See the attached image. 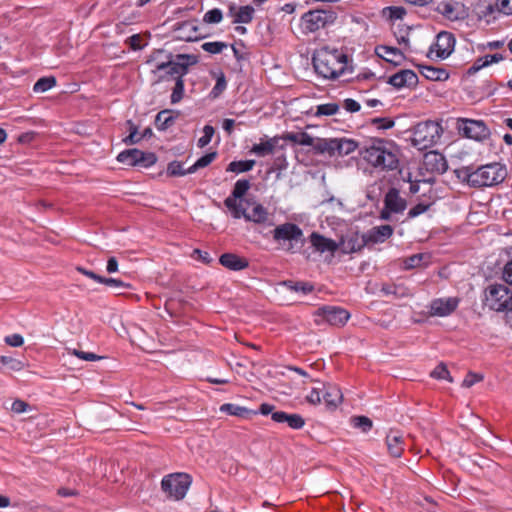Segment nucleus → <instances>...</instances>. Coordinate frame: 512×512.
<instances>
[{"label": "nucleus", "instance_id": "obj_51", "mask_svg": "<svg viewBox=\"0 0 512 512\" xmlns=\"http://www.w3.org/2000/svg\"><path fill=\"white\" fill-rule=\"evenodd\" d=\"M0 362L9 366V368L13 371H20L24 368V363L22 361L12 357L0 356Z\"/></svg>", "mask_w": 512, "mask_h": 512}, {"label": "nucleus", "instance_id": "obj_13", "mask_svg": "<svg viewBox=\"0 0 512 512\" xmlns=\"http://www.w3.org/2000/svg\"><path fill=\"white\" fill-rule=\"evenodd\" d=\"M454 47V35L447 31H441L438 33L435 43L431 46L430 53H435L436 57L445 59L451 55Z\"/></svg>", "mask_w": 512, "mask_h": 512}, {"label": "nucleus", "instance_id": "obj_63", "mask_svg": "<svg viewBox=\"0 0 512 512\" xmlns=\"http://www.w3.org/2000/svg\"><path fill=\"white\" fill-rule=\"evenodd\" d=\"M306 399L309 403L316 405L321 402L322 399V389L314 388L310 394L306 396Z\"/></svg>", "mask_w": 512, "mask_h": 512}, {"label": "nucleus", "instance_id": "obj_8", "mask_svg": "<svg viewBox=\"0 0 512 512\" xmlns=\"http://www.w3.org/2000/svg\"><path fill=\"white\" fill-rule=\"evenodd\" d=\"M337 14L333 10L316 9L304 13L301 17L302 25L307 33H313L333 24Z\"/></svg>", "mask_w": 512, "mask_h": 512}, {"label": "nucleus", "instance_id": "obj_22", "mask_svg": "<svg viewBox=\"0 0 512 512\" xmlns=\"http://www.w3.org/2000/svg\"><path fill=\"white\" fill-rule=\"evenodd\" d=\"M174 32L177 33V37L184 41H195L200 35L198 34V26L194 21H184L179 23Z\"/></svg>", "mask_w": 512, "mask_h": 512}, {"label": "nucleus", "instance_id": "obj_35", "mask_svg": "<svg viewBox=\"0 0 512 512\" xmlns=\"http://www.w3.org/2000/svg\"><path fill=\"white\" fill-rule=\"evenodd\" d=\"M175 121V117L172 115L171 110L160 111L155 118V124L159 130H166Z\"/></svg>", "mask_w": 512, "mask_h": 512}, {"label": "nucleus", "instance_id": "obj_48", "mask_svg": "<svg viewBox=\"0 0 512 512\" xmlns=\"http://www.w3.org/2000/svg\"><path fill=\"white\" fill-rule=\"evenodd\" d=\"M127 124L129 125L130 133L127 137L123 139L124 143L127 145H133L138 143L142 137L138 134L137 127L133 124L131 120L127 121Z\"/></svg>", "mask_w": 512, "mask_h": 512}, {"label": "nucleus", "instance_id": "obj_42", "mask_svg": "<svg viewBox=\"0 0 512 512\" xmlns=\"http://www.w3.org/2000/svg\"><path fill=\"white\" fill-rule=\"evenodd\" d=\"M184 80L183 77L175 80V86L171 94V103L175 104L182 100L184 95Z\"/></svg>", "mask_w": 512, "mask_h": 512}, {"label": "nucleus", "instance_id": "obj_40", "mask_svg": "<svg viewBox=\"0 0 512 512\" xmlns=\"http://www.w3.org/2000/svg\"><path fill=\"white\" fill-rule=\"evenodd\" d=\"M249 188L250 182L245 179H240L235 183L232 194L228 198L241 199Z\"/></svg>", "mask_w": 512, "mask_h": 512}, {"label": "nucleus", "instance_id": "obj_2", "mask_svg": "<svg viewBox=\"0 0 512 512\" xmlns=\"http://www.w3.org/2000/svg\"><path fill=\"white\" fill-rule=\"evenodd\" d=\"M312 63L317 74L334 80L345 73L347 55L338 49L323 47L314 53Z\"/></svg>", "mask_w": 512, "mask_h": 512}, {"label": "nucleus", "instance_id": "obj_50", "mask_svg": "<svg viewBox=\"0 0 512 512\" xmlns=\"http://www.w3.org/2000/svg\"><path fill=\"white\" fill-rule=\"evenodd\" d=\"M33 410H34V408L32 406H30L27 402L19 400V399L15 400L11 406V411L16 414L30 413Z\"/></svg>", "mask_w": 512, "mask_h": 512}, {"label": "nucleus", "instance_id": "obj_9", "mask_svg": "<svg viewBox=\"0 0 512 512\" xmlns=\"http://www.w3.org/2000/svg\"><path fill=\"white\" fill-rule=\"evenodd\" d=\"M274 409L275 406L269 403H262L257 409L230 403L223 404L219 408L220 412L230 416L257 415L259 413L262 415L272 414L271 416H298L297 414H288L283 411H274Z\"/></svg>", "mask_w": 512, "mask_h": 512}, {"label": "nucleus", "instance_id": "obj_19", "mask_svg": "<svg viewBox=\"0 0 512 512\" xmlns=\"http://www.w3.org/2000/svg\"><path fill=\"white\" fill-rule=\"evenodd\" d=\"M322 398L329 411H334L343 400L341 390L331 384L323 385Z\"/></svg>", "mask_w": 512, "mask_h": 512}, {"label": "nucleus", "instance_id": "obj_31", "mask_svg": "<svg viewBox=\"0 0 512 512\" xmlns=\"http://www.w3.org/2000/svg\"><path fill=\"white\" fill-rule=\"evenodd\" d=\"M142 156V151L139 149H128L120 152L117 156V160L120 163L127 164L130 166H137L139 163V157Z\"/></svg>", "mask_w": 512, "mask_h": 512}, {"label": "nucleus", "instance_id": "obj_27", "mask_svg": "<svg viewBox=\"0 0 512 512\" xmlns=\"http://www.w3.org/2000/svg\"><path fill=\"white\" fill-rule=\"evenodd\" d=\"M420 73L428 80L445 81L449 78V73L444 68H438L428 65H420Z\"/></svg>", "mask_w": 512, "mask_h": 512}, {"label": "nucleus", "instance_id": "obj_4", "mask_svg": "<svg viewBox=\"0 0 512 512\" xmlns=\"http://www.w3.org/2000/svg\"><path fill=\"white\" fill-rule=\"evenodd\" d=\"M506 176V168L499 163L483 165L473 171L469 167L459 170V177H463L473 187L498 185L505 180Z\"/></svg>", "mask_w": 512, "mask_h": 512}, {"label": "nucleus", "instance_id": "obj_16", "mask_svg": "<svg viewBox=\"0 0 512 512\" xmlns=\"http://www.w3.org/2000/svg\"><path fill=\"white\" fill-rule=\"evenodd\" d=\"M387 82L397 89L404 87L412 88L417 85L418 76L414 71L405 69L390 76Z\"/></svg>", "mask_w": 512, "mask_h": 512}, {"label": "nucleus", "instance_id": "obj_33", "mask_svg": "<svg viewBox=\"0 0 512 512\" xmlns=\"http://www.w3.org/2000/svg\"><path fill=\"white\" fill-rule=\"evenodd\" d=\"M282 138L302 146L314 145V138L306 132L287 133Z\"/></svg>", "mask_w": 512, "mask_h": 512}, {"label": "nucleus", "instance_id": "obj_37", "mask_svg": "<svg viewBox=\"0 0 512 512\" xmlns=\"http://www.w3.org/2000/svg\"><path fill=\"white\" fill-rule=\"evenodd\" d=\"M255 165V160L232 161L229 163L226 171L234 173H242L250 171Z\"/></svg>", "mask_w": 512, "mask_h": 512}, {"label": "nucleus", "instance_id": "obj_55", "mask_svg": "<svg viewBox=\"0 0 512 512\" xmlns=\"http://www.w3.org/2000/svg\"><path fill=\"white\" fill-rule=\"evenodd\" d=\"M69 353H71L72 355H74L77 358L84 360V361H97V360H100L103 358L102 356H99L95 353L84 352V351H80L77 349H73V350L69 351Z\"/></svg>", "mask_w": 512, "mask_h": 512}, {"label": "nucleus", "instance_id": "obj_11", "mask_svg": "<svg viewBox=\"0 0 512 512\" xmlns=\"http://www.w3.org/2000/svg\"><path fill=\"white\" fill-rule=\"evenodd\" d=\"M458 129L467 138L478 141L484 140L490 135V130L481 120L459 119Z\"/></svg>", "mask_w": 512, "mask_h": 512}, {"label": "nucleus", "instance_id": "obj_44", "mask_svg": "<svg viewBox=\"0 0 512 512\" xmlns=\"http://www.w3.org/2000/svg\"><path fill=\"white\" fill-rule=\"evenodd\" d=\"M167 174L169 176H184L190 173L188 172V169H184L181 162L173 161L168 164Z\"/></svg>", "mask_w": 512, "mask_h": 512}, {"label": "nucleus", "instance_id": "obj_57", "mask_svg": "<svg viewBox=\"0 0 512 512\" xmlns=\"http://www.w3.org/2000/svg\"><path fill=\"white\" fill-rule=\"evenodd\" d=\"M438 11L443 14L448 19H456L455 9L452 4L447 2H442L438 6Z\"/></svg>", "mask_w": 512, "mask_h": 512}, {"label": "nucleus", "instance_id": "obj_58", "mask_svg": "<svg viewBox=\"0 0 512 512\" xmlns=\"http://www.w3.org/2000/svg\"><path fill=\"white\" fill-rule=\"evenodd\" d=\"M431 206L430 203H418L417 205H415L414 207H412L409 212H408V217L409 218H414V217H417L423 213H425L429 207Z\"/></svg>", "mask_w": 512, "mask_h": 512}, {"label": "nucleus", "instance_id": "obj_62", "mask_svg": "<svg viewBox=\"0 0 512 512\" xmlns=\"http://www.w3.org/2000/svg\"><path fill=\"white\" fill-rule=\"evenodd\" d=\"M5 343L11 347H20L24 343V339L20 334H12L5 337Z\"/></svg>", "mask_w": 512, "mask_h": 512}, {"label": "nucleus", "instance_id": "obj_49", "mask_svg": "<svg viewBox=\"0 0 512 512\" xmlns=\"http://www.w3.org/2000/svg\"><path fill=\"white\" fill-rule=\"evenodd\" d=\"M215 133L214 128L211 125H205L203 128V136L198 139V146L204 148L207 146Z\"/></svg>", "mask_w": 512, "mask_h": 512}, {"label": "nucleus", "instance_id": "obj_25", "mask_svg": "<svg viewBox=\"0 0 512 512\" xmlns=\"http://www.w3.org/2000/svg\"><path fill=\"white\" fill-rule=\"evenodd\" d=\"M376 53L378 56L387 62L393 63L394 65H399L404 58L403 53L398 48L384 45L378 46L376 48Z\"/></svg>", "mask_w": 512, "mask_h": 512}, {"label": "nucleus", "instance_id": "obj_14", "mask_svg": "<svg viewBox=\"0 0 512 512\" xmlns=\"http://www.w3.org/2000/svg\"><path fill=\"white\" fill-rule=\"evenodd\" d=\"M459 304V300L455 297L435 299L430 304V314L432 316H448L454 312Z\"/></svg>", "mask_w": 512, "mask_h": 512}, {"label": "nucleus", "instance_id": "obj_12", "mask_svg": "<svg viewBox=\"0 0 512 512\" xmlns=\"http://www.w3.org/2000/svg\"><path fill=\"white\" fill-rule=\"evenodd\" d=\"M273 238L276 241H289L288 250L293 249V241L304 243L302 229L298 225L289 222L277 226L273 230Z\"/></svg>", "mask_w": 512, "mask_h": 512}, {"label": "nucleus", "instance_id": "obj_41", "mask_svg": "<svg viewBox=\"0 0 512 512\" xmlns=\"http://www.w3.org/2000/svg\"><path fill=\"white\" fill-rule=\"evenodd\" d=\"M350 426L354 429H359L362 432L371 430L373 424L371 418H351Z\"/></svg>", "mask_w": 512, "mask_h": 512}, {"label": "nucleus", "instance_id": "obj_29", "mask_svg": "<svg viewBox=\"0 0 512 512\" xmlns=\"http://www.w3.org/2000/svg\"><path fill=\"white\" fill-rule=\"evenodd\" d=\"M336 141L337 138H317L314 139V145H312V147L317 153H328L330 156H333L336 155Z\"/></svg>", "mask_w": 512, "mask_h": 512}, {"label": "nucleus", "instance_id": "obj_36", "mask_svg": "<svg viewBox=\"0 0 512 512\" xmlns=\"http://www.w3.org/2000/svg\"><path fill=\"white\" fill-rule=\"evenodd\" d=\"M283 285L286 286L289 290L294 292L302 293L303 295H306L308 293H311L314 289L313 285L309 282H294L291 280L284 281Z\"/></svg>", "mask_w": 512, "mask_h": 512}, {"label": "nucleus", "instance_id": "obj_26", "mask_svg": "<svg viewBox=\"0 0 512 512\" xmlns=\"http://www.w3.org/2000/svg\"><path fill=\"white\" fill-rule=\"evenodd\" d=\"M279 139L280 137H273L265 141H261L258 144H254L250 152L259 157H265L267 155H270L274 152V149L277 146Z\"/></svg>", "mask_w": 512, "mask_h": 512}, {"label": "nucleus", "instance_id": "obj_28", "mask_svg": "<svg viewBox=\"0 0 512 512\" xmlns=\"http://www.w3.org/2000/svg\"><path fill=\"white\" fill-rule=\"evenodd\" d=\"M244 219L257 224H263L268 222L269 213L261 204H255L250 211L247 210Z\"/></svg>", "mask_w": 512, "mask_h": 512}, {"label": "nucleus", "instance_id": "obj_46", "mask_svg": "<svg viewBox=\"0 0 512 512\" xmlns=\"http://www.w3.org/2000/svg\"><path fill=\"white\" fill-rule=\"evenodd\" d=\"M338 110H339V105L336 103L321 104V105L317 106L316 115L317 116H322V115L330 116V115L336 114L338 112Z\"/></svg>", "mask_w": 512, "mask_h": 512}, {"label": "nucleus", "instance_id": "obj_3", "mask_svg": "<svg viewBox=\"0 0 512 512\" xmlns=\"http://www.w3.org/2000/svg\"><path fill=\"white\" fill-rule=\"evenodd\" d=\"M362 158L375 169L393 171L399 166L396 148L383 139H374L361 151Z\"/></svg>", "mask_w": 512, "mask_h": 512}, {"label": "nucleus", "instance_id": "obj_17", "mask_svg": "<svg viewBox=\"0 0 512 512\" xmlns=\"http://www.w3.org/2000/svg\"><path fill=\"white\" fill-rule=\"evenodd\" d=\"M424 166L428 171L439 174L446 172L448 168L445 157L436 151H430L424 155Z\"/></svg>", "mask_w": 512, "mask_h": 512}, {"label": "nucleus", "instance_id": "obj_34", "mask_svg": "<svg viewBox=\"0 0 512 512\" xmlns=\"http://www.w3.org/2000/svg\"><path fill=\"white\" fill-rule=\"evenodd\" d=\"M357 146L358 145L354 140L346 138H337L336 154L339 156L349 155L356 150Z\"/></svg>", "mask_w": 512, "mask_h": 512}, {"label": "nucleus", "instance_id": "obj_64", "mask_svg": "<svg viewBox=\"0 0 512 512\" xmlns=\"http://www.w3.org/2000/svg\"><path fill=\"white\" fill-rule=\"evenodd\" d=\"M423 254H414L405 260V267L407 269L418 267L423 259Z\"/></svg>", "mask_w": 512, "mask_h": 512}, {"label": "nucleus", "instance_id": "obj_61", "mask_svg": "<svg viewBox=\"0 0 512 512\" xmlns=\"http://www.w3.org/2000/svg\"><path fill=\"white\" fill-rule=\"evenodd\" d=\"M496 6L505 15L512 14V0H497Z\"/></svg>", "mask_w": 512, "mask_h": 512}, {"label": "nucleus", "instance_id": "obj_45", "mask_svg": "<svg viewBox=\"0 0 512 512\" xmlns=\"http://www.w3.org/2000/svg\"><path fill=\"white\" fill-rule=\"evenodd\" d=\"M223 19L222 11L218 8L211 9L204 14L203 20L208 24L220 23Z\"/></svg>", "mask_w": 512, "mask_h": 512}, {"label": "nucleus", "instance_id": "obj_24", "mask_svg": "<svg viewBox=\"0 0 512 512\" xmlns=\"http://www.w3.org/2000/svg\"><path fill=\"white\" fill-rule=\"evenodd\" d=\"M386 444H387L389 453L393 457H395V458L401 457V455L404 451L402 435H400L398 432L391 431L386 436Z\"/></svg>", "mask_w": 512, "mask_h": 512}, {"label": "nucleus", "instance_id": "obj_23", "mask_svg": "<svg viewBox=\"0 0 512 512\" xmlns=\"http://www.w3.org/2000/svg\"><path fill=\"white\" fill-rule=\"evenodd\" d=\"M219 261L221 265L233 271L243 270L249 265L246 258L240 257L233 253H225L221 255Z\"/></svg>", "mask_w": 512, "mask_h": 512}, {"label": "nucleus", "instance_id": "obj_52", "mask_svg": "<svg viewBox=\"0 0 512 512\" xmlns=\"http://www.w3.org/2000/svg\"><path fill=\"white\" fill-rule=\"evenodd\" d=\"M384 14H387L391 20H399L403 18L406 11L403 7L391 6L384 9Z\"/></svg>", "mask_w": 512, "mask_h": 512}, {"label": "nucleus", "instance_id": "obj_60", "mask_svg": "<svg viewBox=\"0 0 512 512\" xmlns=\"http://www.w3.org/2000/svg\"><path fill=\"white\" fill-rule=\"evenodd\" d=\"M101 284L115 287V288H129L130 287L129 284L124 283L123 281H121L119 279L106 278V277H103V279L101 280Z\"/></svg>", "mask_w": 512, "mask_h": 512}, {"label": "nucleus", "instance_id": "obj_59", "mask_svg": "<svg viewBox=\"0 0 512 512\" xmlns=\"http://www.w3.org/2000/svg\"><path fill=\"white\" fill-rule=\"evenodd\" d=\"M482 379H483L482 375H479V374H476L473 372H469L466 375V377L464 378V380L462 382V386L469 388V387L473 386L475 383L482 381Z\"/></svg>", "mask_w": 512, "mask_h": 512}, {"label": "nucleus", "instance_id": "obj_56", "mask_svg": "<svg viewBox=\"0 0 512 512\" xmlns=\"http://www.w3.org/2000/svg\"><path fill=\"white\" fill-rule=\"evenodd\" d=\"M156 161H157V157L154 153L142 151V156L139 157L138 166L150 167V166L154 165L156 163Z\"/></svg>", "mask_w": 512, "mask_h": 512}, {"label": "nucleus", "instance_id": "obj_1", "mask_svg": "<svg viewBox=\"0 0 512 512\" xmlns=\"http://www.w3.org/2000/svg\"><path fill=\"white\" fill-rule=\"evenodd\" d=\"M164 54L163 50H157L147 60V64L152 66V73L157 77L156 82L168 77L175 80L182 78L188 73L189 67L198 63V57L193 54H168L165 55V59H161Z\"/></svg>", "mask_w": 512, "mask_h": 512}, {"label": "nucleus", "instance_id": "obj_39", "mask_svg": "<svg viewBox=\"0 0 512 512\" xmlns=\"http://www.w3.org/2000/svg\"><path fill=\"white\" fill-rule=\"evenodd\" d=\"M217 156L216 152H210L200 157L192 166L188 168L189 173H194L200 168L208 166Z\"/></svg>", "mask_w": 512, "mask_h": 512}, {"label": "nucleus", "instance_id": "obj_53", "mask_svg": "<svg viewBox=\"0 0 512 512\" xmlns=\"http://www.w3.org/2000/svg\"><path fill=\"white\" fill-rule=\"evenodd\" d=\"M272 419L278 423L286 422L290 428L296 429V430L301 429L305 424L304 418H272Z\"/></svg>", "mask_w": 512, "mask_h": 512}, {"label": "nucleus", "instance_id": "obj_20", "mask_svg": "<svg viewBox=\"0 0 512 512\" xmlns=\"http://www.w3.org/2000/svg\"><path fill=\"white\" fill-rule=\"evenodd\" d=\"M393 234V228L390 225H381L369 230L364 236L365 243H382Z\"/></svg>", "mask_w": 512, "mask_h": 512}, {"label": "nucleus", "instance_id": "obj_18", "mask_svg": "<svg viewBox=\"0 0 512 512\" xmlns=\"http://www.w3.org/2000/svg\"><path fill=\"white\" fill-rule=\"evenodd\" d=\"M312 247L320 253L330 252L335 253L338 250V244L336 241L326 238L318 232H313L309 236Z\"/></svg>", "mask_w": 512, "mask_h": 512}, {"label": "nucleus", "instance_id": "obj_10", "mask_svg": "<svg viewBox=\"0 0 512 512\" xmlns=\"http://www.w3.org/2000/svg\"><path fill=\"white\" fill-rule=\"evenodd\" d=\"M314 315L316 317V324L327 323L337 327L344 326L350 318V314L346 309L332 305L318 308Z\"/></svg>", "mask_w": 512, "mask_h": 512}, {"label": "nucleus", "instance_id": "obj_54", "mask_svg": "<svg viewBox=\"0 0 512 512\" xmlns=\"http://www.w3.org/2000/svg\"><path fill=\"white\" fill-rule=\"evenodd\" d=\"M227 87V82L225 75L220 73V75L216 79V84L213 87L211 94L214 98L218 97Z\"/></svg>", "mask_w": 512, "mask_h": 512}, {"label": "nucleus", "instance_id": "obj_15", "mask_svg": "<svg viewBox=\"0 0 512 512\" xmlns=\"http://www.w3.org/2000/svg\"><path fill=\"white\" fill-rule=\"evenodd\" d=\"M255 9L250 5L237 7L235 3L228 6V16L232 18L235 24H248L254 18Z\"/></svg>", "mask_w": 512, "mask_h": 512}, {"label": "nucleus", "instance_id": "obj_7", "mask_svg": "<svg viewBox=\"0 0 512 512\" xmlns=\"http://www.w3.org/2000/svg\"><path fill=\"white\" fill-rule=\"evenodd\" d=\"M484 301L495 311L512 310V290L502 283L490 284L485 289Z\"/></svg>", "mask_w": 512, "mask_h": 512}, {"label": "nucleus", "instance_id": "obj_21", "mask_svg": "<svg viewBox=\"0 0 512 512\" xmlns=\"http://www.w3.org/2000/svg\"><path fill=\"white\" fill-rule=\"evenodd\" d=\"M384 205L393 213H401L406 208V200L400 196L396 188H391L385 195Z\"/></svg>", "mask_w": 512, "mask_h": 512}, {"label": "nucleus", "instance_id": "obj_5", "mask_svg": "<svg viewBox=\"0 0 512 512\" xmlns=\"http://www.w3.org/2000/svg\"><path fill=\"white\" fill-rule=\"evenodd\" d=\"M192 484V476L185 472H176L164 476L161 489L168 498L179 501L184 499Z\"/></svg>", "mask_w": 512, "mask_h": 512}, {"label": "nucleus", "instance_id": "obj_38", "mask_svg": "<svg viewBox=\"0 0 512 512\" xmlns=\"http://www.w3.org/2000/svg\"><path fill=\"white\" fill-rule=\"evenodd\" d=\"M56 85V78L53 76L42 77L37 80L33 86V91L36 93H43L53 88Z\"/></svg>", "mask_w": 512, "mask_h": 512}, {"label": "nucleus", "instance_id": "obj_43", "mask_svg": "<svg viewBox=\"0 0 512 512\" xmlns=\"http://www.w3.org/2000/svg\"><path fill=\"white\" fill-rule=\"evenodd\" d=\"M431 377L435 379H445L449 382H453L452 377L450 376V373L444 363H440L437 365L434 370L430 373Z\"/></svg>", "mask_w": 512, "mask_h": 512}, {"label": "nucleus", "instance_id": "obj_6", "mask_svg": "<svg viewBox=\"0 0 512 512\" xmlns=\"http://www.w3.org/2000/svg\"><path fill=\"white\" fill-rule=\"evenodd\" d=\"M442 127L434 121L418 123L413 129L412 144L419 150L434 146L441 137Z\"/></svg>", "mask_w": 512, "mask_h": 512}, {"label": "nucleus", "instance_id": "obj_30", "mask_svg": "<svg viewBox=\"0 0 512 512\" xmlns=\"http://www.w3.org/2000/svg\"><path fill=\"white\" fill-rule=\"evenodd\" d=\"M380 291L385 296H393L394 298H404L410 295L409 289L401 284H382Z\"/></svg>", "mask_w": 512, "mask_h": 512}, {"label": "nucleus", "instance_id": "obj_47", "mask_svg": "<svg viewBox=\"0 0 512 512\" xmlns=\"http://www.w3.org/2000/svg\"><path fill=\"white\" fill-rule=\"evenodd\" d=\"M226 47H227V44L224 42H220V41L205 42L202 44V49L205 52H208L211 54L221 53Z\"/></svg>", "mask_w": 512, "mask_h": 512}, {"label": "nucleus", "instance_id": "obj_32", "mask_svg": "<svg viewBox=\"0 0 512 512\" xmlns=\"http://www.w3.org/2000/svg\"><path fill=\"white\" fill-rule=\"evenodd\" d=\"M224 204L235 219L245 218L247 209L243 207L242 199L226 198Z\"/></svg>", "mask_w": 512, "mask_h": 512}]
</instances>
